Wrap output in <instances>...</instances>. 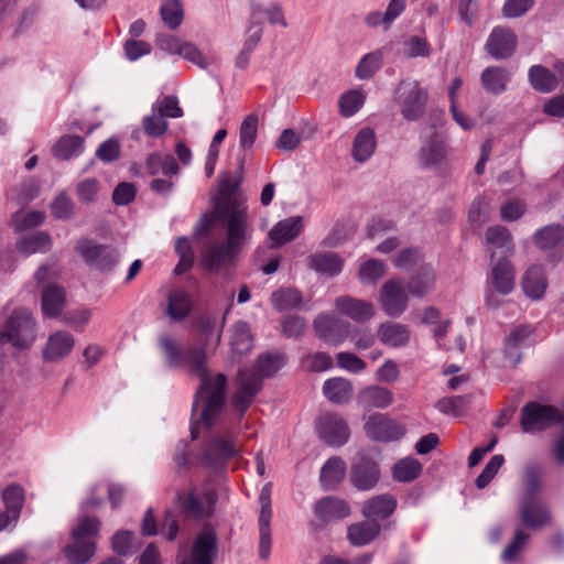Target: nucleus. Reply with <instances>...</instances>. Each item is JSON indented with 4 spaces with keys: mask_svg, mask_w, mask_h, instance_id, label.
Segmentation results:
<instances>
[{
    "mask_svg": "<svg viewBox=\"0 0 564 564\" xmlns=\"http://www.w3.org/2000/svg\"><path fill=\"white\" fill-rule=\"evenodd\" d=\"M352 384L348 379L336 377L324 382L323 393L335 404L347 403L352 395Z\"/></svg>",
    "mask_w": 564,
    "mask_h": 564,
    "instance_id": "36",
    "label": "nucleus"
},
{
    "mask_svg": "<svg viewBox=\"0 0 564 564\" xmlns=\"http://www.w3.org/2000/svg\"><path fill=\"white\" fill-rule=\"evenodd\" d=\"M145 165L149 174L153 176L162 174L170 177L178 173V164L171 154L152 153L148 156Z\"/></svg>",
    "mask_w": 564,
    "mask_h": 564,
    "instance_id": "42",
    "label": "nucleus"
},
{
    "mask_svg": "<svg viewBox=\"0 0 564 564\" xmlns=\"http://www.w3.org/2000/svg\"><path fill=\"white\" fill-rule=\"evenodd\" d=\"M411 295L402 279L393 278L383 283L378 295L381 310L392 318L400 317L408 308Z\"/></svg>",
    "mask_w": 564,
    "mask_h": 564,
    "instance_id": "6",
    "label": "nucleus"
},
{
    "mask_svg": "<svg viewBox=\"0 0 564 564\" xmlns=\"http://www.w3.org/2000/svg\"><path fill=\"white\" fill-rule=\"evenodd\" d=\"M532 333L529 326H518L506 338L505 357L512 367H516L521 361V354L519 347Z\"/></svg>",
    "mask_w": 564,
    "mask_h": 564,
    "instance_id": "37",
    "label": "nucleus"
},
{
    "mask_svg": "<svg viewBox=\"0 0 564 564\" xmlns=\"http://www.w3.org/2000/svg\"><path fill=\"white\" fill-rule=\"evenodd\" d=\"M377 147L376 133L371 128L360 129L352 141L351 156L356 162L364 163L369 160Z\"/></svg>",
    "mask_w": 564,
    "mask_h": 564,
    "instance_id": "32",
    "label": "nucleus"
},
{
    "mask_svg": "<svg viewBox=\"0 0 564 564\" xmlns=\"http://www.w3.org/2000/svg\"><path fill=\"white\" fill-rule=\"evenodd\" d=\"M267 15L269 22L272 25H280L282 28H288V22L285 20L283 9L279 3H270L268 7H263L260 3L252 2L251 3V19L261 22L262 15Z\"/></svg>",
    "mask_w": 564,
    "mask_h": 564,
    "instance_id": "45",
    "label": "nucleus"
},
{
    "mask_svg": "<svg viewBox=\"0 0 564 564\" xmlns=\"http://www.w3.org/2000/svg\"><path fill=\"white\" fill-rule=\"evenodd\" d=\"M380 479V469L378 464L368 458L361 457L350 469V482L361 491L371 490Z\"/></svg>",
    "mask_w": 564,
    "mask_h": 564,
    "instance_id": "16",
    "label": "nucleus"
},
{
    "mask_svg": "<svg viewBox=\"0 0 564 564\" xmlns=\"http://www.w3.org/2000/svg\"><path fill=\"white\" fill-rule=\"evenodd\" d=\"M66 305V292L56 283H47L41 293V310L45 317L56 318Z\"/></svg>",
    "mask_w": 564,
    "mask_h": 564,
    "instance_id": "23",
    "label": "nucleus"
},
{
    "mask_svg": "<svg viewBox=\"0 0 564 564\" xmlns=\"http://www.w3.org/2000/svg\"><path fill=\"white\" fill-rule=\"evenodd\" d=\"M429 94L417 80L405 78L393 89L392 100L406 121H417L426 111Z\"/></svg>",
    "mask_w": 564,
    "mask_h": 564,
    "instance_id": "5",
    "label": "nucleus"
},
{
    "mask_svg": "<svg viewBox=\"0 0 564 564\" xmlns=\"http://www.w3.org/2000/svg\"><path fill=\"white\" fill-rule=\"evenodd\" d=\"M167 121L158 112L151 109V113L142 119V129L150 138H160L167 131Z\"/></svg>",
    "mask_w": 564,
    "mask_h": 564,
    "instance_id": "55",
    "label": "nucleus"
},
{
    "mask_svg": "<svg viewBox=\"0 0 564 564\" xmlns=\"http://www.w3.org/2000/svg\"><path fill=\"white\" fill-rule=\"evenodd\" d=\"M216 550L215 531L205 529L196 536L191 555L184 556L177 564H213Z\"/></svg>",
    "mask_w": 564,
    "mask_h": 564,
    "instance_id": "13",
    "label": "nucleus"
},
{
    "mask_svg": "<svg viewBox=\"0 0 564 564\" xmlns=\"http://www.w3.org/2000/svg\"><path fill=\"white\" fill-rule=\"evenodd\" d=\"M377 338L387 347L400 348L410 343L411 332L404 324L387 321L378 326Z\"/></svg>",
    "mask_w": 564,
    "mask_h": 564,
    "instance_id": "21",
    "label": "nucleus"
},
{
    "mask_svg": "<svg viewBox=\"0 0 564 564\" xmlns=\"http://www.w3.org/2000/svg\"><path fill=\"white\" fill-rule=\"evenodd\" d=\"M51 237L44 231H37L25 236L19 245L20 250L26 254L46 252L51 249Z\"/></svg>",
    "mask_w": 564,
    "mask_h": 564,
    "instance_id": "49",
    "label": "nucleus"
},
{
    "mask_svg": "<svg viewBox=\"0 0 564 564\" xmlns=\"http://www.w3.org/2000/svg\"><path fill=\"white\" fill-rule=\"evenodd\" d=\"M303 229V218L293 216L280 220L269 231V239L272 247L285 245L294 240Z\"/></svg>",
    "mask_w": 564,
    "mask_h": 564,
    "instance_id": "26",
    "label": "nucleus"
},
{
    "mask_svg": "<svg viewBox=\"0 0 564 564\" xmlns=\"http://www.w3.org/2000/svg\"><path fill=\"white\" fill-rule=\"evenodd\" d=\"M529 80L531 86L540 93H551L558 84L556 76L541 65H534L529 69Z\"/></svg>",
    "mask_w": 564,
    "mask_h": 564,
    "instance_id": "44",
    "label": "nucleus"
},
{
    "mask_svg": "<svg viewBox=\"0 0 564 564\" xmlns=\"http://www.w3.org/2000/svg\"><path fill=\"white\" fill-rule=\"evenodd\" d=\"M381 63L382 54L380 52L366 54L359 61L355 74L359 79H369L379 70Z\"/></svg>",
    "mask_w": 564,
    "mask_h": 564,
    "instance_id": "54",
    "label": "nucleus"
},
{
    "mask_svg": "<svg viewBox=\"0 0 564 564\" xmlns=\"http://www.w3.org/2000/svg\"><path fill=\"white\" fill-rule=\"evenodd\" d=\"M422 466L419 460L414 458L402 459L397 463L393 467V477L398 481H412L414 480L421 473Z\"/></svg>",
    "mask_w": 564,
    "mask_h": 564,
    "instance_id": "57",
    "label": "nucleus"
},
{
    "mask_svg": "<svg viewBox=\"0 0 564 564\" xmlns=\"http://www.w3.org/2000/svg\"><path fill=\"white\" fill-rule=\"evenodd\" d=\"M2 500L13 523H17L25 500L24 489L18 484H11L2 491Z\"/></svg>",
    "mask_w": 564,
    "mask_h": 564,
    "instance_id": "41",
    "label": "nucleus"
},
{
    "mask_svg": "<svg viewBox=\"0 0 564 564\" xmlns=\"http://www.w3.org/2000/svg\"><path fill=\"white\" fill-rule=\"evenodd\" d=\"M313 328L322 340L334 346L341 344L350 333L348 322L328 314L318 315L314 319Z\"/></svg>",
    "mask_w": 564,
    "mask_h": 564,
    "instance_id": "12",
    "label": "nucleus"
},
{
    "mask_svg": "<svg viewBox=\"0 0 564 564\" xmlns=\"http://www.w3.org/2000/svg\"><path fill=\"white\" fill-rule=\"evenodd\" d=\"M505 463V457L501 454L494 455L486 464L480 475L476 478L475 484L477 488H485L497 475L498 470Z\"/></svg>",
    "mask_w": 564,
    "mask_h": 564,
    "instance_id": "62",
    "label": "nucleus"
},
{
    "mask_svg": "<svg viewBox=\"0 0 564 564\" xmlns=\"http://www.w3.org/2000/svg\"><path fill=\"white\" fill-rule=\"evenodd\" d=\"M85 139L79 135L66 134L61 137L52 149V153L59 160L67 161L84 151Z\"/></svg>",
    "mask_w": 564,
    "mask_h": 564,
    "instance_id": "40",
    "label": "nucleus"
},
{
    "mask_svg": "<svg viewBox=\"0 0 564 564\" xmlns=\"http://www.w3.org/2000/svg\"><path fill=\"white\" fill-rule=\"evenodd\" d=\"M346 463L338 456L330 457L322 467L319 480L325 490L335 489L345 478Z\"/></svg>",
    "mask_w": 564,
    "mask_h": 564,
    "instance_id": "34",
    "label": "nucleus"
},
{
    "mask_svg": "<svg viewBox=\"0 0 564 564\" xmlns=\"http://www.w3.org/2000/svg\"><path fill=\"white\" fill-rule=\"evenodd\" d=\"M303 368L312 372H322L332 368L333 359L326 352H313L302 357Z\"/></svg>",
    "mask_w": 564,
    "mask_h": 564,
    "instance_id": "59",
    "label": "nucleus"
},
{
    "mask_svg": "<svg viewBox=\"0 0 564 564\" xmlns=\"http://www.w3.org/2000/svg\"><path fill=\"white\" fill-rule=\"evenodd\" d=\"M164 24L171 29H177L183 21V8L181 0H165L160 9Z\"/></svg>",
    "mask_w": 564,
    "mask_h": 564,
    "instance_id": "51",
    "label": "nucleus"
},
{
    "mask_svg": "<svg viewBox=\"0 0 564 564\" xmlns=\"http://www.w3.org/2000/svg\"><path fill=\"white\" fill-rule=\"evenodd\" d=\"M225 223L227 239L212 242L205 247L200 256L202 265L209 271H219L234 261L247 236L245 209L234 202L229 217Z\"/></svg>",
    "mask_w": 564,
    "mask_h": 564,
    "instance_id": "2",
    "label": "nucleus"
},
{
    "mask_svg": "<svg viewBox=\"0 0 564 564\" xmlns=\"http://www.w3.org/2000/svg\"><path fill=\"white\" fill-rule=\"evenodd\" d=\"M336 310L355 322H367L375 317L376 308L370 301L343 295L335 301Z\"/></svg>",
    "mask_w": 564,
    "mask_h": 564,
    "instance_id": "17",
    "label": "nucleus"
},
{
    "mask_svg": "<svg viewBox=\"0 0 564 564\" xmlns=\"http://www.w3.org/2000/svg\"><path fill=\"white\" fill-rule=\"evenodd\" d=\"M76 251L87 263L99 270H111L119 262V254L113 248L93 240H79L76 243Z\"/></svg>",
    "mask_w": 564,
    "mask_h": 564,
    "instance_id": "8",
    "label": "nucleus"
},
{
    "mask_svg": "<svg viewBox=\"0 0 564 564\" xmlns=\"http://www.w3.org/2000/svg\"><path fill=\"white\" fill-rule=\"evenodd\" d=\"M481 85L487 93L499 95L506 90L510 73L505 67H487L480 76Z\"/></svg>",
    "mask_w": 564,
    "mask_h": 564,
    "instance_id": "35",
    "label": "nucleus"
},
{
    "mask_svg": "<svg viewBox=\"0 0 564 564\" xmlns=\"http://www.w3.org/2000/svg\"><path fill=\"white\" fill-rule=\"evenodd\" d=\"M225 324L223 317L217 328V317L212 314H203L197 318L196 326L204 339L200 346H188L181 349L178 344L169 335L159 337V347L165 358L169 368H182L191 377L198 378L200 383L195 394L193 412H199V420L212 426L223 410L226 392L227 377L224 373H212L207 366L206 346L212 335L216 332V345L220 343L221 330Z\"/></svg>",
    "mask_w": 564,
    "mask_h": 564,
    "instance_id": "1",
    "label": "nucleus"
},
{
    "mask_svg": "<svg viewBox=\"0 0 564 564\" xmlns=\"http://www.w3.org/2000/svg\"><path fill=\"white\" fill-rule=\"evenodd\" d=\"M358 398L364 406L376 409H384L393 401L392 392L380 386L367 387L359 393Z\"/></svg>",
    "mask_w": 564,
    "mask_h": 564,
    "instance_id": "38",
    "label": "nucleus"
},
{
    "mask_svg": "<svg viewBox=\"0 0 564 564\" xmlns=\"http://www.w3.org/2000/svg\"><path fill=\"white\" fill-rule=\"evenodd\" d=\"M100 521L96 517L84 516L78 519L77 525L72 530V538L93 541L99 533Z\"/></svg>",
    "mask_w": 564,
    "mask_h": 564,
    "instance_id": "50",
    "label": "nucleus"
},
{
    "mask_svg": "<svg viewBox=\"0 0 564 564\" xmlns=\"http://www.w3.org/2000/svg\"><path fill=\"white\" fill-rule=\"evenodd\" d=\"M542 469L536 465H528L524 469L525 490L523 497H538L541 487Z\"/></svg>",
    "mask_w": 564,
    "mask_h": 564,
    "instance_id": "63",
    "label": "nucleus"
},
{
    "mask_svg": "<svg viewBox=\"0 0 564 564\" xmlns=\"http://www.w3.org/2000/svg\"><path fill=\"white\" fill-rule=\"evenodd\" d=\"M316 432L318 437L329 446H341L348 442L350 436L346 421L333 413H325L318 417Z\"/></svg>",
    "mask_w": 564,
    "mask_h": 564,
    "instance_id": "9",
    "label": "nucleus"
},
{
    "mask_svg": "<svg viewBox=\"0 0 564 564\" xmlns=\"http://www.w3.org/2000/svg\"><path fill=\"white\" fill-rule=\"evenodd\" d=\"M240 182L237 180L226 178L220 184V192L225 198V207L223 210L224 221H226L229 217L231 210V204L235 202L239 208L245 209L247 214V207L240 202L239 198L235 197V194L238 192Z\"/></svg>",
    "mask_w": 564,
    "mask_h": 564,
    "instance_id": "53",
    "label": "nucleus"
},
{
    "mask_svg": "<svg viewBox=\"0 0 564 564\" xmlns=\"http://www.w3.org/2000/svg\"><path fill=\"white\" fill-rule=\"evenodd\" d=\"M192 307V297L186 290L175 289L169 293L165 313L172 321H184L191 314Z\"/></svg>",
    "mask_w": 564,
    "mask_h": 564,
    "instance_id": "28",
    "label": "nucleus"
},
{
    "mask_svg": "<svg viewBox=\"0 0 564 564\" xmlns=\"http://www.w3.org/2000/svg\"><path fill=\"white\" fill-rule=\"evenodd\" d=\"M447 154L446 138L435 133L421 147L419 163L424 169H433L445 162Z\"/></svg>",
    "mask_w": 564,
    "mask_h": 564,
    "instance_id": "18",
    "label": "nucleus"
},
{
    "mask_svg": "<svg viewBox=\"0 0 564 564\" xmlns=\"http://www.w3.org/2000/svg\"><path fill=\"white\" fill-rule=\"evenodd\" d=\"M271 484H265L259 496L261 510L259 514V556L261 560H268L271 552Z\"/></svg>",
    "mask_w": 564,
    "mask_h": 564,
    "instance_id": "10",
    "label": "nucleus"
},
{
    "mask_svg": "<svg viewBox=\"0 0 564 564\" xmlns=\"http://www.w3.org/2000/svg\"><path fill=\"white\" fill-rule=\"evenodd\" d=\"M381 532V525L376 521H361L347 529V539L354 546H364L372 542Z\"/></svg>",
    "mask_w": 564,
    "mask_h": 564,
    "instance_id": "33",
    "label": "nucleus"
},
{
    "mask_svg": "<svg viewBox=\"0 0 564 564\" xmlns=\"http://www.w3.org/2000/svg\"><path fill=\"white\" fill-rule=\"evenodd\" d=\"M236 453L231 442L216 438L208 444L203 454L204 463L209 467H221Z\"/></svg>",
    "mask_w": 564,
    "mask_h": 564,
    "instance_id": "31",
    "label": "nucleus"
},
{
    "mask_svg": "<svg viewBox=\"0 0 564 564\" xmlns=\"http://www.w3.org/2000/svg\"><path fill=\"white\" fill-rule=\"evenodd\" d=\"M535 245L541 249H552L564 241V226L555 224L540 228L533 236Z\"/></svg>",
    "mask_w": 564,
    "mask_h": 564,
    "instance_id": "46",
    "label": "nucleus"
},
{
    "mask_svg": "<svg viewBox=\"0 0 564 564\" xmlns=\"http://www.w3.org/2000/svg\"><path fill=\"white\" fill-rule=\"evenodd\" d=\"M520 518L525 527L532 529L547 525L551 520L547 508L538 497H523L520 507Z\"/></svg>",
    "mask_w": 564,
    "mask_h": 564,
    "instance_id": "19",
    "label": "nucleus"
},
{
    "mask_svg": "<svg viewBox=\"0 0 564 564\" xmlns=\"http://www.w3.org/2000/svg\"><path fill=\"white\" fill-rule=\"evenodd\" d=\"M365 432L373 441L392 442L400 440L405 434V429L397 421L376 413L365 422Z\"/></svg>",
    "mask_w": 564,
    "mask_h": 564,
    "instance_id": "11",
    "label": "nucleus"
},
{
    "mask_svg": "<svg viewBox=\"0 0 564 564\" xmlns=\"http://www.w3.org/2000/svg\"><path fill=\"white\" fill-rule=\"evenodd\" d=\"M384 272L386 265L381 261L370 259L360 265L358 274L362 283H375Z\"/></svg>",
    "mask_w": 564,
    "mask_h": 564,
    "instance_id": "61",
    "label": "nucleus"
},
{
    "mask_svg": "<svg viewBox=\"0 0 564 564\" xmlns=\"http://www.w3.org/2000/svg\"><path fill=\"white\" fill-rule=\"evenodd\" d=\"M302 295L295 289H281L272 293L271 302L278 311L299 308L302 305Z\"/></svg>",
    "mask_w": 564,
    "mask_h": 564,
    "instance_id": "48",
    "label": "nucleus"
},
{
    "mask_svg": "<svg viewBox=\"0 0 564 564\" xmlns=\"http://www.w3.org/2000/svg\"><path fill=\"white\" fill-rule=\"evenodd\" d=\"M315 514L322 521L346 518L350 514L349 505L338 497H325L315 503Z\"/></svg>",
    "mask_w": 564,
    "mask_h": 564,
    "instance_id": "29",
    "label": "nucleus"
},
{
    "mask_svg": "<svg viewBox=\"0 0 564 564\" xmlns=\"http://www.w3.org/2000/svg\"><path fill=\"white\" fill-rule=\"evenodd\" d=\"M230 345L232 351L239 355H242L251 349L252 340L247 323L238 322L235 324Z\"/></svg>",
    "mask_w": 564,
    "mask_h": 564,
    "instance_id": "52",
    "label": "nucleus"
},
{
    "mask_svg": "<svg viewBox=\"0 0 564 564\" xmlns=\"http://www.w3.org/2000/svg\"><path fill=\"white\" fill-rule=\"evenodd\" d=\"M436 284V271L432 264H422L405 284L409 293L414 297H424L430 294Z\"/></svg>",
    "mask_w": 564,
    "mask_h": 564,
    "instance_id": "24",
    "label": "nucleus"
},
{
    "mask_svg": "<svg viewBox=\"0 0 564 564\" xmlns=\"http://www.w3.org/2000/svg\"><path fill=\"white\" fill-rule=\"evenodd\" d=\"M307 265L321 274L334 276L341 272L344 260L336 252L322 251L311 254L307 258Z\"/></svg>",
    "mask_w": 564,
    "mask_h": 564,
    "instance_id": "27",
    "label": "nucleus"
},
{
    "mask_svg": "<svg viewBox=\"0 0 564 564\" xmlns=\"http://www.w3.org/2000/svg\"><path fill=\"white\" fill-rule=\"evenodd\" d=\"M529 534L519 529L516 531L513 539L505 547L501 557L506 563H513L520 553L524 550L529 540Z\"/></svg>",
    "mask_w": 564,
    "mask_h": 564,
    "instance_id": "58",
    "label": "nucleus"
},
{
    "mask_svg": "<svg viewBox=\"0 0 564 564\" xmlns=\"http://www.w3.org/2000/svg\"><path fill=\"white\" fill-rule=\"evenodd\" d=\"M207 505L199 500L194 490L188 492L178 491L176 494L177 505L186 517L195 520H202L208 518L214 512V505L216 502V496L213 491H208L205 495Z\"/></svg>",
    "mask_w": 564,
    "mask_h": 564,
    "instance_id": "14",
    "label": "nucleus"
},
{
    "mask_svg": "<svg viewBox=\"0 0 564 564\" xmlns=\"http://www.w3.org/2000/svg\"><path fill=\"white\" fill-rule=\"evenodd\" d=\"M100 183L95 177L80 181L76 187V195L83 204H91L96 200Z\"/></svg>",
    "mask_w": 564,
    "mask_h": 564,
    "instance_id": "64",
    "label": "nucleus"
},
{
    "mask_svg": "<svg viewBox=\"0 0 564 564\" xmlns=\"http://www.w3.org/2000/svg\"><path fill=\"white\" fill-rule=\"evenodd\" d=\"M397 499L391 494H381L367 499L362 507V516L371 521L384 520L397 509Z\"/></svg>",
    "mask_w": 564,
    "mask_h": 564,
    "instance_id": "20",
    "label": "nucleus"
},
{
    "mask_svg": "<svg viewBox=\"0 0 564 564\" xmlns=\"http://www.w3.org/2000/svg\"><path fill=\"white\" fill-rule=\"evenodd\" d=\"M175 251L180 257V261L176 264L174 272L180 275L188 271L194 262V254L191 243L186 237H180L175 243Z\"/></svg>",
    "mask_w": 564,
    "mask_h": 564,
    "instance_id": "56",
    "label": "nucleus"
},
{
    "mask_svg": "<svg viewBox=\"0 0 564 564\" xmlns=\"http://www.w3.org/2000/svg\"><path fill=\"white\" fill-rule=\"evenodd\" d=\"M75 339L72 334L65 330L53 333L43 349V358L47 361H58L72 351Z\"/></svg>",
    "mask_w": 564,
    "mask_h": 564,
    "instance_id": "25",
    "label": "nucleus"
},
{
    "mask_svg": "<svg viewBox=\"0 0 564 564\" xmlns=\"http://www.w3.org/2000/svg\"><path fill=\"white\" fill-rule=\"evenodd\" d=\"M367 95L362 89H350L340 95L338 100L339 112L349 118L359 111L366 101Z\"/></svg>",
    "mask_w": 564,
    "mask_h": 564,
    "instance_id": "47",
    "label": "nucleus"
},
{
    "mask_svg": "<svg viewBox=\"0 0 564 564\" xmlns=\"http://www.w3.org/2000/svg\"><path fill=\"white\" fill-rule=\"evenodd\" d=\"M562 420L561 412L552 405L530 402L521 409L520 425L524 433L543 431Z\"/></svg>",
    "mask_w": 564,
    "mask_h": 564,
    "instance_id": "7",
    "label": "nucleus"
},
{
    "mask_svg": "<svg viewBox=\"0 0 564 564\" xmlns=\"http://www.w3.org/2000/svg\"><path fill=\"white\" fill-rule=\"evenodd\" d=\"M517 43V36L510 29L496 26L487 40L486 50L495 59H505L513 55Z\"/></svg>",
    "mask_w": 564,
    "mask_h": 564,
    "instance_id": "15",
    "label": "nucleus"
},
{
    "mask_svg": "<svg viewBox=\"0 0 564 564\" xmlns=\"http://www.w3.org/2000/svg\"><path fill=\"white\" fill-rule=\"evenodd\" d=\"M37 323L33 314L23 307L14 308L0 329V344H8L22 351L32 347L36 339Z\"/></svg>",
    "mask_w": 564,
    "mask_h": 564,
    "instance_id": "4",
    "label": "nucleus"
},
{
    "mask_svg": "<svg viewBox=\"0 0 564 564\" xmlns=\"http://www.w3.org/2000/svg\"><path fill=\"white\" fill-rule=\"evenodd\" d=\"M486 243L495 249L503 250L505 253H513V239L510 230L503 226H491L485 234Z\"/></svg>",
    "mask_w": 564,
    "mask_h": 564,
    "instance_id": "43",
    "label": "nucleus"
},
{
    "mask_svg": "<svg viewBox=\"0 0 564 564\" xmlns=\"http://www.w3.org/2000/svg\"><path fill=\"white\" fill-rule=\"evenodd\" d=\"M152 108L158 111L165 120L166 118H181L183 110L178 106V99L175 96H165L162 99L156 100Z\"/></svg>",
    "mask_w": 564,
    "mask_h": 564,
    "instance_id": "60",
    "label": "nucleus"
},
{
    "mask_svg": "<svg viewBox=\"0 0 564 564\" xmlns=\"http://www.w3.org/2000/svg\"><path fill=\"white\" fill-rule=\"evenodd\" d=\"M285 365L283 354L261 355L256 364L254 370H240L237 380V390L234 395V406L239 411L240 416L247 411L254 397L262 387V378L272 377Z\"/></svg>",
    "mask_w": 564,
    "mask_h": 564,
    "instance_id": "3",
    "label": "nucleus"
},
{
    "mask_svg": "<svg viewBox=\"0 0 564 564\" xmlns=\"http://www.w3.org/2000/svg\"><path fill=\"white\" fill-rule=\"evenodd\" d=\"M489 285L501 295H507L514 289V269L509 260L501 258L492 264Z\"/></svg>",
    "mask_w": 564,
    "mask_h": 564,
    "instance_id": "22",
    "label": "nucleus"
},
{
    "mask_svg": "<svg viewBox=\"0 0 564 564\" xmlns=\"http://www.w3.org/2000/svg\"><path fill=\"white\" fill-rule=\"evenodd\" d=\"M96 553L94 541L73 539V542L65 546L64 555L70 564H87Z\"/></svg>",
    "mask_w": 564,
    "mask_h": 564,
    "instance_id": "39",
    "label": "nucleus"
},
{
    "mask_svg": "<svg viewBox=\"0 0 564 564\" xmlns=\"http://www.w3.org/2000/svg\"><path fill=\"white\" fill-rule=\"evenodd\" d=\"M547 286L544 269L541 265L530 267L522 276L521 288L524 294L532 300L543 297Z\"/></svg>",
    "mask_w": 564,
    "mask_h": 564,
    "instance_id": "30",
    "label": "nucleus"
}]
</instances>
